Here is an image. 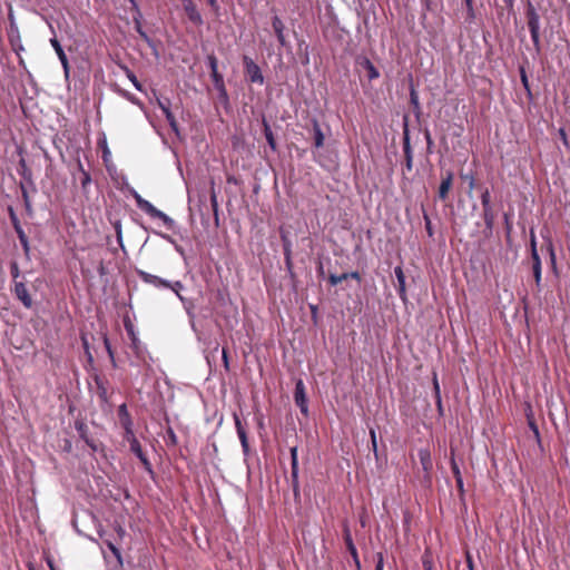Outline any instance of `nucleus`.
I'll return each instance as SVG.
<instances>
[{"label":"nucleus","instance_id":"2","mask_svg":"<svg viewBox=\"0 0 570 570\" xmlns=\"http://www.w3.org/2000/svg\"><path fill=\"white\" fill-rule=\"evenodd\" d=\"M11 292L14 297L22 304L27 309H31L35 305L31 288L28 286L27 281L17 282L12 284Z\"/></svg>","mask_w":570,"mask_h":570},{"label":"nucleus","instance_id":"29","mask_svg":"<svg viewBox=\"0 0 570 570\" xmlns=\"http://www.w3.org/2000/svg\"><path fill=\"white\" fill-rule=\"evenodd\" d=\"M404 154L406 157V168L409 170H411V168H412V150H411V146H410L407 136H405V141H404Z\"/></svg>","mask_w":570,"mask_h":570},{"label":"nucleus","instance_id":"50","mask_svg":"<svg viewBox=\"0 0 570 570\" xmlns=\"http://www.w3.org/2000/svg\"><path fill=\"white\" fill-rule=\"evenodd\" d=\"M167 435H168L169 441L173 444H176L177 438H176V434L174 433V431L171 429L168 430Z\"/></svg>","mask_w":570,"mask_h":570},{"label":"nucleus","instance_id":"15","mask_svg":"<svg viewBox=\"0 0 570 570\" xmlns=\"http://www.w3.org/2000/svg\"><path fill=\"white\" fill-rule=\"evenodd\" d=\"M394 274L397 281V293L401 299H406L405 275L401 266L394 268Z\"/></svg>","mask_w":570,"mask_h":570},{"label":"nucleus","instance_id":"5","mask_svg":"<svg viewBox=\"0 0 570 570\" xmlns=\"http://www.w3.org/2000/svg\"><path fill=\"white\" fill-rule=\"evenodd\" d=\"M126 326V330L128 332V334L130 335V338H131V347L134 350V353L136 354V356L142 362V363H147V350H146V346L139 341V338L136 336L135 332H134V327L132 325L130 324H125Z\"/></svg>","mask_w":570,"mask_h":570},{"label":"nucleus","instance_id":"36","mask_svg":"<svg viewBox=\"0 0 570 570\" xmlns=\"http://www.w3.org/2000/svg\"><path fill=\"white\" fill-rule=\"evenodd\" d=\"M127 72V77L128 79L131 81V83L134 85V87L138 90V91H141V83L139 82V80L137 79V77L135 76V73L132 71H130L129 69L126 70Z\"/></svg>","mask_w":570,"mask_h":570},{"label":"nucleus","instance_id":"3","mask_svg":"<svg viewBox=\"0 0 570 570\" xmlns=\"http://www.w3.org/2000/svg\"><path fill=\"white\" fill-rule=\"evenodd\" d=\"M243 65L245 69L246 77L252 83H264V76L259 66L248 56H243Z\"/></svg>","mask_w":570,"mask_h":570},{"label":"nucleus","instance_id":"38","mask_svg":"<svg viewBox=\"0 0 570 570\" xmlns=\"http://www.w3.org/2000/svg\"><path fill=\"white\" fill-rule=\"evenodd\" d=\"M433 385H434V391H435V395H436L438 407H439V410H442L441 396H440V386H439V382H438L436 376H434Z\"/></svg>","mask_w":570,"mask_h":570},{"label":"nucleus","instance_id":"13","mask_svg":"<svg viewBox=\"0 0 570 570\" xmlns=\"http://www.w3.org/2000/svg\"><path fill=\"white\" fill-rule=\"evenodd\" d=\"M147 215L153 218L160 219L168 229H173L175 227V220L173 218H170L167 214L161 212L160 209L156 208L154 205H153V208L149 209Z\"/></svg>","mask_w":570,"mask_h":570},{"label":"nucleus","instance_id":"27","mask_svg":"<svg viewBox=\"0 0 570 570\" xmlns=\"http://www.w3.org/2000/svg\"><path fill=\"white\" fill-rule=\"evenodd\" d=\"M420 461L424 471H429L432 468L430 452L428 450H420Z\"/></svg>","mask_w":570,"mask_h":570},{"label":"nucleus","instance_id":"28","mask_svg":"<svg viewBox=\"0 0 570 570\" xmlns=\"http://www.w3.org/2000/svg\"><path fill=\"white\" fill-rule=\"evenodd\" d=\"M10 274L12 277V284H16L17 282L24 281V277L21 276V274H20L19 265L17 262H11Z\"/></svg>","mask_w":570,"mask_h":570},{"label":"nucleus","instance_id":"41","mask_svg":"<svg viewBox=\"0 0 570 570\" xmlns=\"http://www.w3.org/2000/svg\"><path fill=\"white\" fill-rule=\"evenodd\" d=\"M410 100H411V104L414 106V108H416V109L420 108L419 96L414 89H412L410 92Z\"/></svg>","mask_w":570,"mask_h":570},{"label":"nucleus","instance_id":"17","mask_svg":"<svg viewBox=\"0 0 570 570\" xmlns=\"http://www.w3.org/2000/svg\"><path fill=\"white\" fill-rule=\"evenodd\" d=\"M344 541L346 543V547H347L350 553L352 554V557L354 558V560L358 564L357 550H356V547H355V544L353 542V539H352V535H351V531H350V528H348L347 524L344 525Z\"/></svg>","mask_w":570,"mask_h":570},{"label":"nucleus","instance_id":"49","mask_svg":"<svg viewBox=\"0 0 570 570\" xmlns=\"http://www.w3.org/2000/svg\"><path fill=\"white\" fill-rule=\"evenodd\" d=\"M383 569H384L383 554L379 553L375 570H383Z\"/></svg>","mask_w":570,"mask_h":570},{"label":"nucleus","instance_id":"24","mask_svg":"<svg viewBox=\"0 0 570 570\" xmlns=\"http://www.w3.org/2000/svg\"><path fill=\"white\" fill-rule=\"evenodd\" d=\"M530 245H531L532 266H537V264H538V266H541V259H540L539 253L537 250V240H535V236L533 234L531 235Z\"/></svg>","mask_w":570,"mask_h":570},{"label":"nucleus","instance_id":"33","mask_svg":"<svg viewBox=\"0 0 570 570\" xmlns=\"http://www.w3.org/2000/svg\"><path fill=\"white\" fill-rule=\"evenodd\" d=\"M157 106L164 115L170 111V100L168 98H157Z\"/></svg>","mask_w":570,"mask_h":570},{"label":"nucleus","instance_id":"16","mask_svg":"<svg viewBox=\"0 0 570 570\" xmlns=\"http://www.w3.org/2000/svg\"><path fill=\"white\" fill-rule=\"evenodd\" d=\"M51 43L63 66V69H65V73H66V78L68 79L69 77V63H68V58L62 49V47L60 46L59 41L57 39H52L51 40Z\"/></svg>","mask_w":570,"mask_h":570},{"label":"nucleus","instance_id":"1","mask_svg":"<svg viewBox=\"0 0 570 570\" xmlns=\"http://www.w3.org/2000/svg\"><path fill=\"white\" fill-rule=\"evenodd\" d=\"M527 24L531 35V40L533 42V47L535 50V53L539 55L541 52V41H540V16L534 8V6L529 2L527 6Z\"/></svg>","mask_w":570,"mask_h":570},{"label":"nucleus","instance_id":"7","mask_svg":"<svg viewBox=\"0 0 570 570\" xmlns=\"http://www.w3.org/2000/svg\"><path fill=\"white\" fill-rule=\"evenodd\" d=\"M137 275L144 283L149 284L156 288H166L167 285H169V281L141 269L137 271Z\"/></svg>","mask_w":570,"mask_h":570},{"label":"nucleus","instance_id":"42","mask_svg":"<svg viewBox=\"0 0 570 570\" xmlns=\"http://www.w3.org/2000/svg\"><path fill=\"white\" fill-rule=\"evenodd\" d=\"M107 546L112 552V554L118 559V561L121 562V553L119 549L112 542H107Z\"/></svg>","mask_w":570,"mask_h":570},{"label":"nucleus","instance_id":"35","mask_svg":"<svg viewBox=\"0 0 570 570\" xmlns=\"http://www.w3.org/2000/svg\"><path fill=\"white\" fill-rule=\"evenodd\" d=\"M481 203L483 208L492 207L491 206V195L489 189H484V191L481 195Z\"/></svg>","mask_w":570,"mask_h":570},{"label":"nucleus","instance_id":"64","mask_svg":"<svg viewBox=\"0 0 570 570\" xmlns=\"http://www.w3.org/2000/svg\"><path fill=\"white\" fill-rule=\"evenodd\" d=\"M89 180H90L89 176L85 175L83 184H86Z\"/></svg>","mask_w":570,"mask_h":570},{"label":"nucleus","instance_id":"63","mask_svg":"<svg viewBox=\"0 0 570 570\" xmlns=\"http://www.w3.org/2000/svg\"><path fill=\"white\" fill-rule=\"evenodd\" d=\"M468 564H469L470 570H473V566H472V561H471L470 557H468Z\"/></svg>","mask_w":570,"mask_h":570},{"label":"nucleus","instance_id":"61","mask_svg":"<svg viewBox=\"0 0 570 570\" xmlns=\"http://www.w3.org/2000/svg\"><path fill=\"white\" fill-rule=\"evenodd\" d=\"M474 185H475V180H474V178L471 176V177H470V181H469V187H470V189H471V190L474 188Z\"/></svg>","mask_w":570,"mask_h":570},{"label":"nucleus","instance_id":"23","mask_svg":"<svg viewBox=\"0 0 570 570\" xmlns=\"http://www.w3.org/2000/svg\"><path fill=\"white\" fill-rule=\"evenodd\" d=\"M16 233H17L19 242L23 248L24 255L27 257H29L30 246H29V240H28V237H27L24 230L22 228H17Z\"/></svg>","mask_w":570,"mask_h":570},{"label":"nucleus","instance_id":"56","mask_svg":"<svg viewBox=\"0 0 570 570\" xmlns=\"http://www.w3.org/2000/svg\"><path fill=\"white\" fill-rule=\"evenodd\" d=\"M222 356H223L225 367L228 368V356H227V352L225 348H223V351H222Z\"/></svg>","mask_w":570,"mask_h":570},{"label":"nucleus","instance_id":"11","mask_svg":"<svg viewBox=\"0 0 570 570\" xmlns=\"http://www.w3.org/2000/svg\"><path fill=\"white\" fill-rule=\"evenodd\" d=\"M76 429L79 433L80 439L90 448L92 452H98L101 449V443L96 439L87 435L86 425L82 423H77Z\"/></svg>","mask_w":570,"mask_h":570},{"label":"nucleus","instance_id":"53","mask_svg":"<svg viewBox=\"0 0 570 570\" xmlns=\"http://www.w3.org/2000/svg\"><path fill=\"white\" fill-rule=\"evenodd\" d=\"M559 136L562 139L563 144L567 145L568 144V138H567V132H566V130L563 128L559 129Z\"/></svg>","mask_w":570,"mask_h":570},{"label":"nucleus","instance_id":"54","mask_svg":"<svg viewBox=\"0 0 570 570\" xmlns=\"http://www.w3.org/2000/svg\"><path fill=\"white\" fill-rule=\"evenodd\" d=\"M165 118L169 125L171 124V121H176L175 116L173 115L171 110L165 114Z\"/></svg>","mask_w":570,"mask_h":570},{"label":"nucleus","instance_id":"59","mask_svg":"<svg viewBox=\"0 0 570 570\" xmlns=\"http://www.w3.org/2000/svg\"><path fill=\"white\" fill-rule=\"evenodd\" d=\"M285 264H286L288 269L292 268V256H288V258H285Z\"/></svg>","mask_w":570,"mask_h":570},{"label":"nucleus","instance_id":"47","mask_svg":"<svg viewBox=\"0 0 570 570\" xmlns=\"http://www.w3.org/2000/svg\"><path fill=\"white\" fill-rule=\"evenodd\" d=\"M521 82H522L523 87L530 92L528 77L523 69H521Z\"/></svg>","mask_w":570,"mask_h":570},{"label":"nucleus","instance_id":"60","mask_svg":"<svg viewBox=\"0 0 570 570\" xmlns=\"http://www.w3.org/2000/svg\"><path fill=\"white\" fill-rule=\"evenodd\" d=\"M348 277L360 279V274L357 272H352V273H348Z\"/></svg>","mask_w":570,"mask_h":570},{"label":"nucleus","instance_id":"51","mask_svg":"<svg viewBox=\"0 0 570 570\" xmlns=\"http://www.w3.org/2000/svg\"><path fill=\"white\" fill-rule=\"evenodd\" d=\"M455 482H456V487H458L459 491L461 493H463L464 492L463 479L462 478H458V479H455Z\"/></svg>","mask_w":570,"mask_h":570},{"label":"nucleus","instance_id":"14","mask_svg":"<svg viewBox=\"0 0 570 570\" xmlns=\"http://www.w3.org/2000/svg\"><path fill=\"white\" fill-rule=\"evenodd\" d=\"M235 426H236L238 439H239L240 444H242L243 452H244L245 455H247L248 452H249L248 439H247L246 431L243 428L242 422H240V420L238 419L237 415H235Z\"/></svg>","mask_w":570,"mask_h":570},{"label":"nucleus","instance_id":"22","mask_svg":"<svg viewBox=\"0 0 570 570\" xmlns=\"http://www.w3.org/2000/svg\"><path fill=\"white\" fill-rule=\"evenodd\" d=\"M263 125H264V135H265L268 146L271 147L272 150H276V141H275L273 131L271 129V126L267 124L266 120L263 121Z\"/></svg>","mask_w":570,"mask_h":570},{"label":"nucleus","instance_id":"25","mask_svg":"<svg viewBox=\"0 0 570 570\" xmlns=\"http://www.w3.org/2000/svg\"><path fill=\"white\" fill-rule=\"evenodd\" d=\"M166 288L171 289L181 303H186V298L180 294V291L184 289V285L180 281L169 282V285H167Z\"/></svg>","mask_w":570,"mask_h":570},{"label":"nucleus","instance_id":"26","mask_svg":"<svg viewBox=\"0 0 570 570\" xmlns=\"http://www.w3.org/2000/svg\"><path fill=\"white\" fill-rule=\"evenodd\" d=\"M362 65L367 70V77L370 80H373V79H376L380 77L379 70L375 68V66L368 59H364Z\"/></svg>","mask_w":570,"mask_h":570},{"label":"nucleus","instance_id":"57","mask_svg":"<svg viewBox=\"0 0 570 570\" xmlns=\"http://www.w3.org/2000/svg\"><path fill=\"white\" fill-rule=\"evenodd\" d=\"M171 130L176 134V135H179V128H178V124L177 121H171V124L169 125Z\"/></svg>","mask_w":570,"mask_h":570},{"label":"nucleus","instance_id":"19","mask_svg":"<svg viewBox=\"0 0 570 570\" xmlns=\"http://www.w3.org/2000/svg\"><path fill=\"white\" fill-rule=\"evenodd\" d=\"M313 132H314V146L315 148H321L324 145V134L321 129V126L317 121L313 122Z\"/></svg>","mask_w":570,"mask_h":570},{"label":"nucleus","instance_id":"48","mask_svg":"<svg viewBox=\"0 0 570 570\" xmlns=\"http://www.w3.org/2000/svg\"><path fill=\"white\" fill-rule=\"evenodd\" d=\"M157 235H159L163 239H165L166 242L170 243L171 245L177 244V242L170 235H168V234L157 233Z\"/></svg>","mask_w":570,"mask_h":570},{"label":"nucleus","instance_id":"55","mask_svg":"<svg viewBox=\"0 0 570 570\" xmlns=\"http://www.w3.org/2000/svg\"><path fill=\"white\" fill-rule=\"evenodd\" d=\"M466 9L471 16H473V3L472 0H464Z\"/></svg>","mask_w":570,"mask_h":570},{"label":"nucleus","instance_id":"44","mask_svg":"<svg viewBox=\"0 0 570 570\" xmlns=\"http://www.w3.org/2000/svg\"><path fill=\"white\" fill-rule=\"evenodd\" d=\"M10 218H11V222H12V225H13V228L16 232H17V228H22L20 225V222H19L18 217L16 216L12 208H10Z\"/></svg>","mask_w":570,"mask_h":570},{"label":"nucleus","instance_id":"9","mask_svg":"<svg viewBox=\"0 0 570 570\" xmlns=\"http://www.w3.org/2000/svg\"><path fill=\"white\" fill-rule=\"evenodd\" d=\"M184 10L188 19L196 26L203 24V18L193 0L183 1Z\"/></svg>","mask_w":570,"mask_h":570},{"label":"nucleus","instance_id":"39","mask_svg":"<svg viewBox=\"0 0 570 570\" xmlns=\"http://www.w3.org/2000/svg\"><path fill=\"white\" fill-rule=\"evenodd\" d=\"M370 436H371V443H372V449H373L374 455L377 458V441H376V433H375L374 429L370 430Z\"/></svg>","mask_w":570,"mask_h":570},{"label":"nucleus","instance_id":"30","mask_svg":"<svg viewBox=\"0 0 570 570\" xmlns=\"http://www.w3.org/2000/svg\"><path fill=\"white\" fill-rule=\"evenodd\" d=\"M483 219L489 228H492L494 214L492 207L483 208Z\"/></svg>","mask_w":570,"mask_h":570},{"label":"nucleus","instance_id":"46","mask_svg":"<svg viewBox=\"0 0 570 570\" xmlns=\"http://www.w3.org/2000/svg\"><path fill=\"white\" fill-rule=\"evenodd\" d=\"M101 144H102V157H104V160L107 161L108 157L110 156V151L107 147L106 138L102 139Z\"/></svg>","mask_w":570,"mask_h":570},{"label":"nucleus","instance_id":"18","mask_svg":"<svg viewBox=\"0 0 570 570\" xmlns=\"http://www.w3.org/2000/svg\"><path fill=\"white\" fill-rule=\"evenodd\" d=\"M215 88L219 91L220 96L227 99V91L224 85L223 76L217 72L210 73Z\"/></svg>","mask_w":570,"mask_h":570},{"label":"nucleus","instance_id":"32","mask_svg":"<svg viewBox=\"0 0 570 570\" xmlns=\"http://www.w3.org/2000/svg\"><path fill=\"white\" fill-rule=\"evenodd\" d=\"M348 278V273H343L341 275L332 274L330 275V283L332 286H336L337 284L342 283L343 281Z\"/></svg>","mask_w":570,"mask_h":570},{"label":"nucleus","instance_id":"58","mask_svg":"<svg viewBox=\"0 0 570 570\" xmlns=\"http://www.w3.org/2000/svg\"><path fill=\"white\" fill-rule=\"evenodd\" d=\"M174 247H175L177 253H179L180 255H184V249H183V247L180 245L175 244Z\"/></svg>","mask_w":570,"mask_h":570},{"label":"nucleus","instance_id":"37","mask_svg":"<svg viewBox=\"0 0 570 570\" xmlns=\"http://www.w3.org/2000/svg\"><path fill=\"white\" fill-rule=\"evenodd\" d=\"M533 276L535 281V285L540 287L541 285V275H542V267L541 266H532Z\"/></svg>","mask_w":570,"mask_h":570},{"label":"nucleus","instance_id":"40","mask_svg":"<svg viewBox=\"0 0 570 570\" xmlns=\"http://www.w3.org/2000/svg\"><path fill=\"white\" fill-rule=\"evenodd\" d=\"M291 466H298L297 446L291 448Z\"/></svg>","mask_w":570,"mask_h":570},{"label":"nucleus","instance_id":"31","mask_svg":"<svg viewBox=\"0 0 570 570\" xmlns=\"http://www.w3.org/2000/svg\"><path fill=\"white\" fill-rule=\"evenodd\" d=\"M291 479L294 492L298 490V466H291Z\"/></svg>","mask_w":570,"mask_h":570},{"label":"nucleus","instance_id":"21","mask_svg":"<svg viewBox=\"0 0 570 570\" xmlns=\"http://www.w3.org/2000/svg\"><path fill=\"white\" fill-rule=\"evenodd\" d=\"M132 196L136 200L137 207L144 213H148L150 208H153V204L145 198H142L136 190L132 191Z\"/></svg>","mask_w":570,"mask_h":570},{"label":"nucleus","instance_id":"10","mask_svg":"<svg viewBox=\"0 0 570 570\" xmlns=\"http://www.w3.org/2000/svg\"><path fill=\"white\" fill-rule=\"evenodd\" d=\"M272 27H273L274 33H275L279 45L282 47H287L288 46V41L286 40L285 32H284L285 31V24H284V22L282 21V19L278 16H274L272 18Z\"/></svg>","mask_w":570,"mask_h":570},{"label":"nucleus","instance_id":"62","mask_svg":"<svg viewBox=\"0 0 570 570\" xmlns=\"http://www.w3.org/2000/svg\"><path fill=\"white\" fill-rule=\"evenodd\" d=\"M425 220H426V229H428L429 234L432 235L431 223H430V220L428 219L426 216H425Z\"/></svg>","mask_w":570,"mask_h":570},{"label":"nucleus","instance_id":"20","mask_svg":"<svg viewBox=\"0 0 570 570\" xmlns=\"http://www.w3.org/2000/svg\"><path fill=\"white\" fill-rule=\"evenodd\" d=\"M17 171L21 177H23V179L31 180V169L28 167L23 157H21L18 163Z\"/></svg>","mask_w":570,"mask_h":570},{"label":"nucleus","instance_id":"12","mask_svg":"<svg viewBox=\"0 0 570 570\" xmlns=\"http://www.w3.org/2000/svg\"><path fill=\"white\" fill-rule=\"evenodd\" d=\"M454 175L452 171H448L445 176L442 178V181L439 186L438 196L440 199L445 200L448 198L449 191L452 186Z\"/></svg>","mask_w":570,"mask_h":570},{"label":"nucleus","instance_id":"43","mask_svg":"<svg viewBox=\"0 0 570 570\" xmlns=\"http://www.w3.org/2000/svg\"><path fill=\"white\" fill-rule=\"evenodd\" d=\"M451 469H452V472H453V475H454L455 479L462 478L460 468L456 464L454 459L451 460Z\"/></svg>","mask_w":570,"mask_h":570},{"label":"nucleus","instance_id":"4","mask_svg":"<svg viewBox=\"0 0 570 570\" xmlns=\"http://www.w3.org/2000/svg\"><path fill=\"white\" fill-rule=\"evenodd\" d=\"M130 445V451L139 459V461L142 463L145 470L153 474V466L148 460V458L145 455L141 445L135 434L132 436L126 438Z\"/></svg>","mask_w":570,"mask_h":570},{"label":"nucleus","instance_id":"34","mask_svg":"<svg viewBox=\"0 0 570 570\" xmlns=\"http://www.w3.org/2000/svg\"><path fill=\"white\" fill-rule=\"evenodd\" d=\"M207 62H208V67L210 69V73L218 71V61H217V58L214 55H209L207 57Z\"/></svg>","mask_w":570,"mask_h":570},{"label":"nucleus","instance_id":"8","mask_svg":"<svg viewBox=\"0 0 570 570\" xmlns=\"http://www.w3.org/2000/svg\"><path fill=\"white\" fill-rule=\"evenodd\" d=\"M118 416L122 428L125 429V436H132V421L127 410V405L124 403L118 407Z\"/></svg>","mask_w":570,"mask_h":570},{"label":"nucleus","instance_id":"6","mask_svg":"<svg viewBox=\"0 0 570 570\" xmlns=\"http://www.w3.org/2000/svg\"><path fill=\"white\" fill-rule=\"evenodd\" d=\"M294 401L295 404L299 407L301 412L304 415L308 414V404H307V396L305 391V384L303 380H297L295 384V391H294Z\"/></svg>","mask_w":570,"mask_h":570},{"label":"nucleus","instance_id":"45","mask_svg":"<svg viewBox=\"0 0 570 570\" xmlns=\"http://www.w3.org/2000/svg\"><path fill=\"white\" fill-rule=\"evenodd\" d=\"M292 256V245L288 240L284 239V257Z\"/></svg>","mask_w":570,"mask_h":570},{"label":"nucleus","instance_id":"52","mask_svg":"<svg viewBox=\"0 0 570 570\" xmlns=\"http://www.w3.org/2000/svg\"><path fill=\"white\" fill-rule=\"evenodd\" d=\"M137 32L140 35L142 39H145L148 43L150 42L149 37L147 33L140 28V26L137 27Z\"/></svg>","mask_w":570,"mask_h":570}]
</instances>
